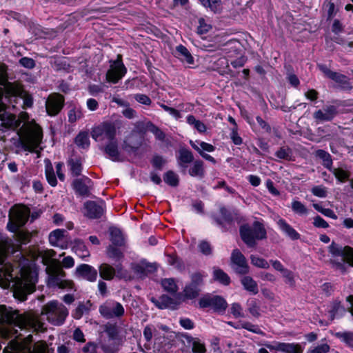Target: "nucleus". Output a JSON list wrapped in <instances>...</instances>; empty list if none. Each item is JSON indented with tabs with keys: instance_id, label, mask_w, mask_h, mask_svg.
<instances>
[{
	"instance_id": "1",
	"label": "nucleus",
	"mask_w": 353,
	"mask_h": 353,
	"mask_svg": "<svg viewBox=\"0 0 353 353\" xmlns=\"http://www.w3.org/2000/svg\"><path fill=\"white\" fill-rule=\"evenodd\" d=\"M13 265L7 261V250L0 245V285L3 288H11L14 295L21 301H24L28 294L35 290L38 281V274L30 265H24L20 270V277L14 276Z\"/></svg>"
},
{
	"instance_id": "2",
	"label": "nucleus",
	"mask_w": 353,
	"mask_h": 353,
	"mask_svg": "<svg viewBox=\"0 0 353 353\" xmlns=\"http://www.w3.org/2000/svg\"><path fill=\"white\" fill-rule=\"evenodd\" d=\"M0 312L4 316L3 320L9 325L8 336L21 340L20 337L22 334H18V329L20 331L32 330L34 332H43L46 329L44 323L37 316L21 314L18 311H8L4 305H0Z\"/></svg>"
},
{
	"instance_id": "3",
	"label": "nucleus",
	"mask_w": 353,
	"mask_h": 353,
	"mask_svg": "<svg viewBox=\"0 0 353 353\" xmlns=\"http://www.w3.org/2000/svg\"><path fill=\"white\" fill-rule=\"evenodd\" d=\"M55 255L56 252L53 250H42L39 252L42 263L46 265L48 285L50 287H58L61 289H74V282L72 280L64 279L65 272L63 270L59 261L54 259Z\"/></svg>"
},
{
	"instance_id": "4",
	"label": "nucleus",
	"mask_w": 353,
	"mask_h": 353,
	"mask_svg": "<svg viewBox=\"0 0 353 353\" xmlns=\"http://www.w3.org/2000/svg\"><path fill=\"white\" fill-rule=\"evenodd\" d=\"M24 121L23 126L18 130L22 148L26 151L34 152L41 144L43 139L41 128L34 120L28 121L29 114L26 112H21L19 119Z\"/></svg>"
},
{
	"instance_id": "5",
	"label": "nucleus",
	"mask_w": 353,
	"mask_h": 353,
	"mask_svg": "<svg viewBox=\"0 0 353 353\" xmlns=\"http://www.w3.org/2000/svg\"><path fill=\"white\" fill-rule=\"evenodd\" d=\"M0 84L4 86L6 98L8 99L10 103H17L19 98L23 99V109L31 108L33 106L34 99L30 93L23 89V85L19 82H7L4 75L0 77Z\"/></svg>"
},
{
	"instance_id": "6",
	"label": "nucleus",
	"mask_w": 353,
	"mask_h": 353,
	"mask_svg": "<svg viewBox=\"0 0 353 353\" xmlns=\"http://www.w3.org/2000/svg\"><path fill=\"white\" fill-rule=\"evenodd\" d=\"M328 252L332 256L329 263L333 268L344 273L347 270L346 263L353 266L352 248L342 247L335 242H332L328 247Z\"/></svg>"
},
{
	"instance_id": "7",
	"label": "nucleus",
	"mask_w": 353,
	"mask_h": 353,
	"mask_svg": "<svg viewBox=\"0 0 353 353\" xmlns=\"http://www.w3.org/2000/svg\"><path fill=\"white\" fill-rule=\"evenodd\" d=\"M41 315L52 325L60 326L64 323L69 312L67 307L57 300L46 303L41 309Z\"/></svg>"
},
{
	"instance_id": "8",
	"label": "nucleus",
	"mask_w": 353,
	"mask_h": 353,
	"mask_svg": "<svg viewBox=\"0 0 353 353\" xmlns=\"http://www.w3.org/2000/svg\"><path fill=\"white\" fill-rule=\"evenodd\" d=\"M240 234L245 244L249 247H254L256 239L261 240L266 238V230L261 223L254 221L252 228L248 225L241 226Z\"/></svg>"
},
{
	"instance_id": "9",
	"label": "nucleus",
	"mask_w": 353,
	"mask_h": 353,
	"mask_svg": "<svg viewBox=\"0 0 353 353\" xmlns=\"http://www.w3.org/2000/svg\"><path fill=\"white\" fill-rule=\"evenodd\" d=\"M117 127L114 123L105 121L94 126L91 130L92 138L97 141H110L116 138Z\"/></svg>"
},
{
	"instance_id": "10",
	"label": "nucleus",
	"mask_w": 353,
	"mask_h": 353,
	"mask_svg": "<svg viewBox=\"0 0 353 353\" xmlns=\"http://www.w3.org/2000/svg\"><path fill=\"white\" fill-rule=\"evenodd\" d=\"M30 210L25 206L13 207L10 211L8 229L11 232H17L19 228L26 223L30 216Z\"/></svg>"
},
{
	"instance_id": "11",
	"label": "nucleus",
	"mask_w": 353,
	"mask_h": 353,
	"mask_svg": "<svg viewBox=\"0 0 353 353\" xmlns=\"http://www.w3.org/2000/svg\"><path fill=\"white\" fill-rule=\"evenodd\" d=\"M199 304L201 308L210 307L218 313H223L228 307L226 301L222 296L210 294L201 297Z\"/></svg>"
},
{
	"instance_id": "12",
	"label": "nucleus",
	"mask_w": 353,
	"mask_h": 353,
	"mask_svg": "<svg viewBox=\"0 0 353 353\" xmlns=\"http://www.w3.org/2000/svg\"><path fill=\"white\" fill-rule=\"evenodd\" d=\"M3 91L0 88V121L1 125L6 129L17 130L21 125V121L17 119L14 114L6 112V105L2 101Z\"/></svg>"
},
{
	"instance_id": "13",
	"label": "nucleus",
	"mask_w": 353,
	"mask_h": 353,
	"mask_svg": "<svg viewBox=\"0 0 353 353\" xmlns=\"http://www.w3.org/2000/svg\"><path fill=\"white\" fill-rule=\"evenodd\" d=\"M99 313L107 319L119 318L124 314L123 305L116 301H106L99 307Z\"/></svg>"
},
{
	"instance_id": "14",
	"label": "nucleus",
	"mask_w": 353,
	"mask_h": 353,
	"mask_svg": "<svg viewBox=\"0 0 353 353\" xmlns=\"http://www.w3.org/2000/svg\"><path fill=\"white\" fill-rule=\"evenodd\" d=\"M261 345L265 346L270 350H274L283 353H303V347L301 344L295 343L273 341L271 343L265 342Z\"/></svg>"
},
{
	"instance_id": "15",
	"label": "nucleus",
	"mask_w": 353,
	"mask_h": 353,
	"mask_svg": "<svg viewBox=\"0 0 353 353\" xmlns=\"http://www.w3.org/2000/svg\"><path fill=\"white\" fill-rule=\"evenodd\" d=\"M65 104L64 97L59 93L50 94L46 101V110L48 115L54 117L63 109Z\"/></svg>"
},
{
	"instance_id": "16",
	"label": "nucleus",
	"mask_w": 353,
	"mask_h": 353,
	"mask_svg": "<svg viewBox=\"0 0 353 353\" xmlns=\"http://www.w3.org/2000/svg\"><path fill=\"white\" fill-rule=\"evenodd\" d=\"M126 71L121 57L119 56L117 60L111 61L110 68L106 73V80L108 82L116 83L122 79Z\"/></svg>"
},
{
	"instance_id": "17",
	"label": "nucleus",
	"mask_w": 353,
	"mask_h": 353,
	"mask_svg": "<svg viewBox=\"0 0 353 353\" xmlns=\"http://www.w3.org/2000/svg\"><path fill=\"white\" fill-rule=\"evenodd\" d=\"M232 267L239 274H247L250 272V267L245 257L238 250H234L231 254Z\"/></svg>"
},
{
	"instance_id": "18",
	"label": "nucleus",
	"mask_w": 353,
	"mask_h": 353,
	"mask_svg": "<svg viewBox=\"0 0 353 353\" xmlns=\"http://www.w3.org/2000/svg\"><path fill=\"white\" fill-rule=\"evenodd\" d=\"M105 208L102 201H88L84 203V215L89 219H99L103 215Z\"/></svg>"
},
{
	"instance_id": "19",
	"label": "nucleus",
	"mask_w": 353,
	"mask_h": 353,
	"mask_svg": "<svg viewBox=\"0 0 353 353\" xmlns=\"http://www.w3.org/2000/svg\"><path fill=\"white\" fill-rule=\"evenodd\" d=\"M337 114V108L335 105H329L315 111L313 113V118L316 123H321L331 121Z\"/></svg>"
},
{
	"instance_id": "20",
	"label": "nucleus",
	"mask_w": 353,
	"mask_h": 353,
	"mask_svg": "<svg viewBox=\"0 0 353 353\" xmlns=\"http://www.w3.org/2000/svg\"><path fill=\"white\" fill-rule=\"evenodd\" d=\"M66 231L63 229H57L49 234V243L54 247L65 249L68 247V239L65 236Z\"/></svg>"
},
{
	"instance_id": "21",
	"label": "nucleus",
	"mask_w": 353,
	"mask_h": 353,
	"mask_svg": "<svg viewBox=\"0 0 353 353\" xmlns=\"http://www.w3.org/2000/svg\"><path fill=\"white\" fill-rule=\"evenodd\" d=\"M75 275L77 277L94 282L97 278V271L94 268L88 264H81L77 267Z\"/></svg>"
},
{
	"instance_id": "22",
	"label": "nucleus",
	"mask_w": 353,
	"mask_h": 353,
	"mask_svg": "<svg viewBox=\"0 0 353 353\" xmlns=\"http://www.w3.org/2000/svg\"><path fill=\"white\" fill-rule=\"evenodd\" d=\"M276 224L280 230L288 238L294 241L300 239V234L293 228L285 219H279Z\"/></svg>"
},
{
	"instance_id": "23",
	"label": "nucleus",
	"mask_w": 353,
	"mask_h": 353,
	"mask_svg": "<svg viewBox=\"0 0 353 353\" xmlns=\"http://www.w3.org/2000/svg\"><path fill=\"white\" fill-rule=\"evenodd\" d=\"M319 70L329 79L334 80L336 83L341 84L345 86L348 83V79L346 76L339 74L336 72H333L330 70L326 65H318Z\"/></svg>"
},
{
	"instance_id": "24",
	"label": "nucleus",
	"mask_w": 353,
	"mask_h": 353,
	"mask_svg": "<svg viewBox=\"0 0 353 353\" xmlns=\"http://www.w3.org/2000/svg\"><path fill=\"white\" fill-rule=\"evenodd\" d=\"M178 165L183 170L188 168V164L194 160L192 152L185 148H180L176 156Z\"/></svg>"
},
{
	"instance_id": "25",
	"label": "nucleus",
	"mask_w": 353,
	"mask_h": 353,
	"mask_svg": "<svg viewBox=\"0 0 353 353\" xmlns=\"http://www.w3.org/2000/svg\"><path fill=\"white\" fill-rule=\"evenodd\" d=\"M103 151L111 160L114 161H118L120 160V152L117 139L108 141L103 147Z\"/></svg>"
},
{
	"instance_id": "26",
	"label": "nucleus",
	"mask_w": 353,
	"mask_h": 353,
	"mask_svg": "<svg viewBox=\"0 0 353 353\" xmlns=\"http://www.w3.org/2000/svg\"><path fill=\"white\" fill-rule=\"evenodd\" d=\"M91 180L88 178L84 179H77L74 181L73 185L76 192L81 196H88L91 186Z\"/></svg>"
},
{
	"instance_id": "27",
	"label": "nucleus",
	"mask_w": 353,
	"mask_h": 353,
	"mask_svg": "<svg viewBox=\"0 0 353 353\" xmlns=\"http://www.w3.org/2000/svg\"><path fill=\"white\" fill-rule=\"evenodd\" d=\"M99 272L100 276L107 281L112 280L116 274L115 268L106 263H103L99 266Z\"/></svg>"
},
{
	"instance_id": "28",
	"label": "nucleus",
	"mask_w": 353,
	"mask_h": 353,
	"mask_svg": "<svg viewBox=\"0 0 353 353\" xmlns=\"http://www.w3.org/2000/svg\"><path fill=\"white\" fill-rule=\"evenodd\" d=\"M241 283L243 288L253 294H256L259 292V287L257 283L250 276H243L241 279Z\"/></svg>"
},
{
	"instance_id": "29",
	"label": "nucleus",
	"mask_w": 353,
	"mask_h": 353,
	"mask_svg": "<svg viewBox=\"0 0 353 353\" xmlns=\"http://www.w3.org/2000/svg\"><path fill=\"white\" fill-rule=\"evenodd\" d=\"M176 57L184 63L188 64L194 63V58L189 50L185 46L179 45L176 48Z\"/></svg>"
},
{
	"instance_id": "30",
	"label": "nucleus",
	"mask_w": 353,
	"mask_h": 353,
	"mask_svg": "<svg viewBox=\"0 0 353 353\" xmlns=\"http://www.w3.org/2000/svg\"><path fill=\"white\" fill-rule=\"evenodd\" d=\"M188 173L191 176L202 179L205 175L203 162L201 160H196L190 168Z\"/></svg>"
},
{
	"instance_id": "31",
	"label": "nucleus",
	"mask_w": 353,
	"mask_h": 353,
	"mask_svg": "<svg viewBox=\"0 0 353 353\" xmlns=\"http://www.w3.org/2000/svg\"><path fill=\"white\" fill-rule=\"evenodd\" d=\"M74 143L79 148L88 149L90 144L88 133L85 131L80 132L75 137Z\"/></svg>"
},
{
	"instance_id": "32",
	"label": "nucleus",
	"mask_w": 353,
	"mask_h": 353,
	"mask_svg": "<svg viewBox=\"0 0 353 353\" xmlns=\"http://www.w3.org/2000/svg\"><path fill=\"white\" fill-rule=\"evenodd\" d=\"M68 121L74 123L83 117V109L81 106L74 105L68 113Z\"/></svg>"
},
{
	"instance_id": "33",
	"label": "nucleus",
	"mask_w": 353,
	"mask_h": 353,
	"mask_svg": "<svg viewBox=\"0 0 353 353\" xmlns=\"http://www.w3.org/2000/svg\"><path fill=\"white\" fill-rule=\"evenodd\" d=\"M334 336L353 350V332H338Z\"/></svg>"
},
{
	"instance_id": "34",
	"label": "nucleus",
	"mask_w": 353,
	"mask_h": 353,
	"mask_svg": "<svg viewBox=\"0 0 353 353\" xmlns=\"http://www.w3.org/2000/svg\"><path fill=\"white\" fill-rule=\"evenodd\" d=\"M177 305V303L176 301L167 296V295H162L160 298H159V301H158L157 303V305L161 308V309H164V308H175L176 305Z\"/></svg>"
},
{
	"instance_id": "35",
	"label": "nucleus",
	"mask_w": 353,
	"mask_h": 353,
	"mask_svg": "<svg viewBox=\"0 0 353 353\" xmlns=\"http://www.w3.org/2000/svg\"><path fill=\"white\" fill-rule=\"evenodd\" d=\"M213 278L224 285H228L230 283V276L220 268H214Z\"/></svg>"
},
{
	"instance_id": "36",
	"label": "nucleus",
	"mask_w": 353,
	"mask_h": 353,
	"mask_svg": "<svg viewBox=\"0 0 353 353\" xmlns=\"http://www.w3.org/2000/svg\"><path fill=\"white\" fill-rule=\"evenodd\" d=\"M235 329L243 328L251 332L265 336V334L263 332L258 325H254L250 322L243 321L241 322L238 326L234 327Z\"/></svg>"
},
{
	"instance_id": "37",
	"label": "nucleus",
	"mask_w": 353,
	"mask_h": 353,
	"mask_svg": "<svg viewBox=\"0 0 353 353\" xmlns=\"http://www.w3.org/2000/svg\"><path fill=\"white\" fill-rule=\"evenodd\" d=\"M110 240L112 243L117 246H122L124 244V239L120 230L110 228Z\"/></svg>"
},
{
	"instance_id": "38",
	"label": "nucleus",
	"mask_w": 353,
	"mask_h": 353,
	"mask_svg": "<svg viewBox=\"0 0 353 353\" xmlns=\"http://www.w3.org/2000/svg\"><path fill=\"white\" fill-rule=\"evenodd\" d=\"M46 176L48 183L51 186L54 187L57 185V181L54 172V169L49 161H48L47 163L46 164Z\"/></svg>"
},
{
	"instance_id": "39",
	"label": "nucleus",
	"mask_w": 353,
	"mask_h": 353,
	"mask_svg": "<svg viewBox=\"0 0 353 353\" xmlns=\"http://www.w3.org/2000/svg\"><path fill=\"white\" fill-rule=\"evenodd\" d=\"M186 120L189 125H192L199 132L203 133L206 131L207 128L205 125L201 121L196 119L193 115H188Z\"/></svg>"
},
{
	"instance_id": "40",
	"label": "nucleus",
	"mask_w": 353,
	"mask_h": 353,
	"mask_svg": "<svg viewBox=\"0 0 353 353\" xmlns=\"http://www.w3.org/2000/svg\"><path fill=\"white\" fill-rule=\"evenodd\" d=\"M200 288L190 283L187 285L183 290V294L186 299H193L198 296Z\"/></svg>"
},
{
	"instance_id": "41",
	"label": "nucleus",
	"mask_w": 353,
	"mask_h": 353,
	"mask_svg": "<svg viewBox=\"0 0 353 353\" xmlns=\"http://www.w3.org/2000/svg\"><path fill=\"white\" fill-rule=\"evenodd\" d=\"M163 180L167 184L172 187L177 186L179 181L178 175L172 170L165 173Z\"/></svg>"
},
{
	"instance_id": "42",
	"label": "nucleus",
	"mask_w": 353,
	"mask_h": 353,
	"mask_svg": "<svg viewBox=\"0 0 353 353\" xmlns=\"http://www.w3.org/2000/svg\"><path fill=\"white\" fill-rule=\"evenodd\" d=\"M73 176H79L82 171V163L80 159H70L68 162Z\"/></svg>"
},
{
	"instance_id": "43",
	"label": "nucleus",
	"mask_w": 353,
	"mask_h": 353,
	"mask_svg": "<svg viewBox=\"0 0 353 353\" xmlns=\"http://www.w3.org/2000/svg\"><path fill=\"white\" fill-rule=\"evenodd\" d=\"M323 9L327 12V20H331L336 14L335 4L332 0H325L323 5Z\"/></svg>"
},
{
	"instance_id": "44",
	"label": "nucleus",
	"mask_w": 353,
	"mask_h": 353,
	"mask_svg": "<svg viewBox=\"0 0 353 353\" xmlns=\"http://www.w3.org/2000/svg\"><path fill=\"white\" fill-rule=\"evenodd\" d=\"M107 256L115 261H119L123 257V254L119 248L109 245L107 249Z\"/></svg>"
},
{
	"instance_id": "45",
	"label": "nucleus",
	"mask_w": 353,
	"mask_h": 353,
	"mask_svg": "<svg viewBox=\"0 0 353 353\" xmlns=\"http://www.w3.org/2000/svg\"><path fill=\"white\" fill-rule=\"evenodd\" d=\"M316 157L322 159L323 165L330 169L332 165V160L330 154L323 150H319L316 151Z\"/></svg>"
},
{
	"instance_id": "46",
	"label": "nucleus",
	"mask_w": 353,
	"mask_h": 353,
	"mask_svg": "<svg viewBox=\"0 0 353 353\" xmlns=\"http://www.w3.org/2000/svg\"><path fill=\"white\" fill-rule=\"evenodd\" d=\"M248 310L254 317L260 316V308L255 299H250L247 301Z\"/></svg>"
},
{
	"instance_id": "47",
	"label": "nucleus",
	"mask_w": 353,
	"mask_h": 353,
	"mask_svg": "<svg viewBox=\"0 0 353 353\" xmlns=\"http://www.w3.org/2000/svg\"><path fill=\"white\" fill-rule=\"evenodd\" d=\"M161 285L165 290L174 294L178 290L177 285L173 279H165L162 280Z\"/></svg>"
},
{
	"instance_id": "48",
	"label": "nucleus",
	"mask_w": 353,
	"mask_h": 353,
	"mask_svg": "<svg viewBox=\"0 0 353 353\" xmlns=\"http://www.w3.org/2000/svg\"><path fill=\"white\" fill-rule=\"evenodd\" d=\"M251 263L259 268L268 269L270 268L269 263L264 259L256 256L251 255L250 256Z\"/></svg>"
},
{
	"instance_id": "49",
	"label": "nucleus",
	"mask_w": 353,
	"mask_h": 353,
	"mask_svg": "<svg viewBox=\"0 0 353 353\" xmlns=\"http://www.w3.org/2000/svg\"><path fill=\"white\" fill-rule=\"evenodd\" d=\"M205 7L209 8L214 12H219L221 8L220 0H199Z\"/></svg>"
},
{
	"instance_id": "50",
	"label": "nucleus",
	"mask_w": 353,
	"mask_h": 353,
	"mask_svg": "<svg viewBox=\"0 0 353 353\" xmlns=\"http://www.w3.org/2000/svg\"><path fill=\"white\" fill-rule=\"evenodd\" d=\"M147 128L155 136L156 139L164 141L165 134L160 128L150 122L148 123Z\"/></svg>"
},
{
	"instance_id": "51",
	"label": "nucleus",
	"mask_w": 353,
	"mask_h": 353,
	"mask_svg": "<svg viewBox=\"0 0 353 353\" xmlns=\"http://www.w3.org/2000/svg\"><path fill=\"white\" fill-rule=\"evenodd\" d=\"M199 26L197 27V33L199 34H204L208 32L211 28L212 26L205 19L200 18L199 19Z\"/></svg>"
},
{
	"instance_id": "52",
	"label": "nucleus",
	"mask_w": 353,
	"mask_h": 353,
	"mask_svg": "<svg viewBox=\"0 0 353 353\" xmlns=\"http://www.w3.org/2000/svg\"><path fill=\"white\" fill-rule=\"evenodd\" d=\"M292 209L293 212L299 215H306L308 213L307 208L299 201H294L292 203Z\"/></svg>"
},
{
	"instance_id": "53",
	"label": "nucleus",
	"mask_w": 353,
	"mask_h": 353,
	"mask_svg": "<svg viewBox=\"0 0 353 353\" xmlns=\"http://www.w3.org/2000/svg\"><path fill=\"white\" fill-rule=\"evenodd\" d=\"M30 353H50L48 345L44 341H38L34 343L33 349ZM53 353V352H52Z\"/></svg>"
},
{
	"instance_id": "54",
	"label": "nucleus",
	"mask_w": 353,
	"mask_h": 353,
	"mask_svg": "<svg viewBox=\"0 0 353 353\" xmlns=\"http://www.w3.org/2000/svg\"><path fill=\"white\" fill-rule=\"evenodd\" d=\"M276 157L286 161L292 160V150L288 148H281L276 151Z\"/></svg>"
},
{
	"instance_id": "55",
	"label": "nucleus",
	"mask_w": 353,
	"mask_h": 353,
	"mask_svg": "<svg viewBox=\"0 0 353 353\" xmlns=\"http://www.w3.org/2000/svg\"><path fill=\"white\" fill-rule=\"evenodd\" d=\"M312 193L319 198H325L327 196V190L323 185H316L311 189Z\"/></svg>"
},
{
	"instance_id": "56",
	"label": "nucleus",
	"mask_w": 353,
	"mask_h": 353,
	"mask_svg": "<svg viewBox=\"0 0 353 353\" xmlns=\"http://www.w3.org/2000/svg\"><path fill=\"white\" fill-rule=\"evenodd\" d=\"M105 332H106L110 340L115 339L119 334L117 325L112 324L105 325Z\"/></svg>"
},
{
	"instance_id": "57",
	"label": "nucleus",
	"mask_w": 353,
	"mask_h": 353,
	"mask_svg": "<svg viewBox=\"0 0 353 353\" xmlns=\"http://www.w3.org/2000/svg\"><path fill=\"white\" fill-rule=\"evenodd\" d=\"M282 276L285 279V283L290 287L295 285V280L293 272L286 269L285 272H282Z\"/></svg>"
},
{
	"instance_id": "58",
	"label": "nucleus",
	"mask_w": 353,
	"mask_h": 353,
	"mask_svg": "<svg viewBox=\"0 0 353 353\" xmlns=\"http://www.w3.org/2000/svg\"><path fill=\"white\" fill-rule=\"evenodd\" d=\"M204 276L205 275L201 272H195L191 275V282L190 283L199 288L203 285Z\"/></svg>"
},
{
	"instance_id": "59",
	"label": "nucleus",
	"mask_w": 353,
	"mask_h": 353,
	"mask_svg": "<svg viewBox=\"0 0 353 353\" xmlns=\"http://www.w3.org/2000/svg\"><path fill=\"white\" fill-rule=\"evenodd\" d=\"M231 314L235 317H244L243 310L241 305L238 303H234L231 305Z\"/></svg>"
},
{
	"instance_id": "60",
	"label": "nucleus",
	"mask_w": 353,
	"mask_h": 353,
	"mask_svg": "<svg viewBox=\"0 0 353 353\" xmlns=\"http://www.w3.org/2000/svg\"><path fill=\"white\" fill-rule=\"evenodd\" d=\"M116 270L115 276L119 279H129L130 276L128 272L125 270L121 264H119L114 268Z\"/></svg>"
},
{
	"instance_id": "61",
	"label": "nucleus",
	"mask_w": 353,
	"mask_h": 353,
	"mask_svg": "<svg viewBox=\"0 0 353 353\" xmlns=\"http://www.w3.org/2000/svg\"><path fill=\"white\" fill-rule=\"evenodd\" d=\"M330 345L327 343L318 345L317 346L311 347L308 353H327L330 350Z\"/></svg>"
},
{
	"instance_id": "62",
	"label": "nucleus",
	"mask_w": 353,
	"mask_h": 353,
	"mask_svg": "<svg viewBox=\"0 0 353 353\" xmlns=\"http://www.w3.org/2000/svg\"><path fill=\"white\" fill-rule=\"evenodd\" d=\"M15 232L17 239L21 243L25 244L30 240L31 236L28 232L17 230Z\"/></svg>"
},
{
	"instance_id": "63",
	"label": "nucleus",
	"mask_w": 353,
	"mask_h": 353,
	"mask_svg": "<svg viewBox=\"0 0 353 353\" xmlns=\"http://www.w3.org/2000/svg\"><path fill=\"white\" fill-rule=\"evenodd\" d=\"M156 331V328L152 325H147L143 329V336L146 341L150 342L153 336V333Z\"/></svg>"
},
{
	"instance_id": "64",
	"label": "nucleus",
	"mask_w": 353,
	"mask_h": 353,
	"mask_svg": "<svg viewBox=\"0 0 353 353\" xmlns=\"http://www.w3.org/2000/svg\"><path fill=\"white\" fill-rule=\"evenodd\" d=\"M101 348L104 353H116L119 350V348L115 345L105 343H101Z\"/></svg>"
}]
</instances>
